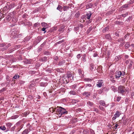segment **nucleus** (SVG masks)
<instances>
[{"label":"nucleus","mask_w":134,"mask_h":134,"mask_svg":"<svg viewBox=\"0 0 134 134\" xmlns=\"http://www.w3.org/2000/svg\"><path fill=\"white\" fill-rule=\"evenodd\" d=\"M56 109L55 113L58 115V116H58L59 117H61L63 115L67 114L68 113L65 109L61 107H57Z\"/></svg>","instance_id":"obj_1"},{"label":"nucleus","mask_w":134,"mask_h":134,"mask_svg":"<svg viewBox=\"0 0 134 134\" xmlns=\"http://www.w3.org/2000/svg\"><path fill=\"white\" fill-rule=\"evenodd\" d=\"M10 46V43L7 44L5 43H0V47H3L2 48H1L0 49L2 51H4L8 48Z\"/></svg>","instance_id":"obj_2"},{"label":"nucleus","mask_w":134,"mask_h":134,"mask_svg":"<svg viewBox=\"0 0 134 134\" xmlns=\"http://www.w3.org/2000/svg\"><path fill=\"white\" fill-rule=\"evenodd\" d=\"M126 91L125 87L123 86H120L118 88V93L121 94L122 95H124L126 93Z\"/></svg>","instance_id":"obj_3"},{"label":"nucleus","mask_w":134,"mask_h":134,"mask_svg":"<svg viewBox=\"0 0 134 134\" xmlns=\"http://www.w3.org/2000/svg\"><path fill=\"white\" fill-rule=\"evenodd\" d=\"M7 3V4L5 7H4V9L5 10H10L12 8H13L14 6V4H10L9 3L8 4Z\"/></svg>","instance_id":"obj_4"},{"label":"nucleus","mask_w":134,"mask_h":134,"mask_svg":"<svg viewBox=\"0 0 134 134\" xmlns=\"http://www.w3.org/2000/svg\"><path fill=\"white\" fill-rule=\"evenodd\" d=\"M121 113L119 111H116L115 114L114 115V116L113 117L112 120H114L116 119L117 118L119 117L121 115Z\"/></svg>","instance_id":"obj_5"},{"label":"nucleus","mask_w":134,"mask_h":134,"mask_svg":"<svg viewBox=\"0 0 134 134\" xmlns=\"http://www.w3.org/2000/svg\"><path fill=\"white\" fill-rule=\"evenodd\" d=\"M122 72L120 71H116L115 73V77L117 79L120 78Z\"/></svg>","instance_id":"obj_6"},{"label":"nucleus","mask_w":134,"mask_h":134,"mask_svg":"<svg viewBox=\"0 0 134 134\" xmlns=\"http://www.w3.org/2000/svg\"><path fill=\"white\" fill-rule=\"evenodd\" d=\"M103 80H99L97 82V83L96 84V86L98 87H100L103 86Z\"/></svg>","instance_id":"obj_7"},{"label":"nucleus","mask_w":134,"mask_h":134,"mask_svg":"<svg viewBox=\"0 0 134 134\" xmlns=\"http://www.w3.org/2000/svg\"><path fill=\"white\" fill-rule=\"evenodd\" d=\"M99 104L102 105L103 106H104L105 107H106L108 106L109 104H106L105 102L103 100H100L99 101Z\"/></svg>","instance_id":"obj_8"},{"label":"nucleus","mask_w":134,"mask_h":134,"mask_svg":"<svg viewBox=\"0 0 134 134\" xmlns=\"http://www.w3.org/2000/svg\"><path fill=\"white\" fill-rule=\"evenodd\" d=\"M67 75V77L69 79H70V80H72L73 79L74 75L72 74V73L69 72V73H68Z\"/></svg>","instance_id":"obj_9"},{"label":"nucleus","mask_w":134,"mask_h":134,"mask_svg":"<svg viewBox=\"0 0 134 134\" xmlns=\"http://www.w3.org/2000/svg\"><path fill=\"white\" fill-rule=\"evenodd\" d=\"M11 37L12 38H15L17 37V34L16 31H12L11 34Z\"/></svg>","instance_id":"obj_10"},{"label":"nucleus","mask_w":134,"mask_h":134,"mask_svg":"<svg viewBox=\"0 0 134 134\" xmlns=\"http://www.w3.org/2000/svg\"><path fill=\"white\" fill-rule=\"evenodd\" d=\"M108 91L107 88L105 87L103 88L102 89H100L98 91V93L99 94H101L104 91Z\"/></svg>","instance_id":"obj_11"},{"label":"nucleus","mask_w":134,"mask_h":134,"mask_svg":"<svg viewBox=\"0 0 134 134\" xmlns=\"http://www.w3.org/2000/svg\"><path fill=\"white\" fill-rule=\"evenodd\" d=\"M87 87H90V89H93V87L92 86L91 84H86L84 85V87L85 88H86Z\"/></svg>","instance_id":"obj_12"},{"label":"nucleus","mask_w":134,"mask_h":134,"mask_svg":"<svg viewBox=\"0 0 134 134\" xmlns=\"http://www.w3.org/2000/svg\"><path fill=\"white\" fill-rule=\"evenodd\" d=\"M92 14L91 13H87L85 15V17L86 18V19H89L91 18Z\"/></svg>","instance_id":"obj_13"},{"label":"nucleus","mask_w":134,"mask_h":134,"mask_svg":"<svg viewBox=\"0 0 134 134\" xmlns=\"http://www.w3.org/2000/svg\"><path fill=\"white\" fill-rule=\"evenodd\" d=\"M78 72L80 75L81 76H83L84 74V71L81 69H79Z\"/></svg>","instance_id":"obj_14"},{"label":"nucleus","mask_w":134,"mask_h":134,"mask_svg":"<svg viewBox=\"0 0 134 134\" xmlns=\"http://www.w3.org/2000/svg\"><path fill=\"white\" fill-rule=\"evenodd\" d=\"M47 60V57H44L43 58H41L40 59V60L41 62H45Z\"/></svg>","instance_id":"obj_15"},{"label":"nucleus","mask_w":134,"mask_h":134,"mask_svg":"<svg viewBox=\"0 0 134 134\" xmlns=\"http://www.w3.org/2000/svg\"><path fill=\"white\" fill-rule=\"evenodd\" d=\"M20 76L18 75H15L13 77L12 79V81H15V79H16L19 78Z\"/></svg>","instance_id":"obj_16"},{"label":"nucleus","mask_w":134,"mask_h":134,"mask_svg":"<svg viewBox=\"0 0 134 134\" xmlns=\"http://www.w3.org/2000/svg\"><path fill=\"white\" fill-rule=\"evenodd\" d=\"M65 60H62L60 61L59 63L58 64L59 65H62L63 64L65 63Z\"/></svg>","instance_id":"obj_17"},{"label":"nucleus","mask_w":134,"mask_h":134,"mask_svg":"<svg viewBox=\"0 0 134 134\" xmlns=\"http://www.w3.org/2000/svg\"><path fill=\"white\" fill-rule=\"evenodd\" d=\"M105 37L106 39L110 40L111 39V38L109 34H107L105 35Z\"/></svg>","instance_id":"obj_18"},{"label":"nucleus","mask_w":134,"mask_h":134,"mask_svg":"<svg viewBox=\"0 0 134 134\" xmlns=\"http://www.w3.org/2000/svg\"><path fill=\"white\" fill-rule=\"evenodd\" d=\"M23 24H24V26H26V25H28L29 26H31L32 25L31 23L29 21H27L26 22V24L25 23H23Z\"/></svg>","instance_id":"obj_19"},{"label":"nucleus","mask_w":134,"mask_h":134,"mask_svg":"<svg viewBox=\"0 0 134 134\" xmlns=\"http://www.w3.org/2000/svg\"><path fill=\"white\" fill-rule=\"evenodd\" d=\"M86 55L84 54L83 55V56L82 58V60L84 62H85L86 61Z\"/></svg>","instance_id":"obj_20"},{"label":"nucleus","mask_w":134,"mask_h":134,"mask_svg":"<svg viewBox=\"0 0 134 134\" xmlns=\"http://www.w3.org/2000/svg\"><path fill=\"white\" fill-rule=\"evenodd\" d=\"M98 108L104 112H105V108L103 107L102 106H101L99 105L98 107Z\"/></svg>","instance_id":"obj_21"},{"label":"nucleus","mask_w":134,"mask_h":134,"mask_svg":"<svg viewBox=\"0 0 134 134\" xmlns=\"http://www.w3.org/2000/svg\"><path fill=\"white\" fill-rule=\"evenodd\" d=\"M47 85V82H42L40 84V85L41 86H45Z\"/></svg>","instance_id":"obj_22"},{"label":"nucleus","mask_w":134,"mask_h":134,"mask_svg":"<svg viewBox=\"0 0 134 134\" xmlns=\"http://www.w3.org/2000/svg\"><path fill=\"white\" fill-rule=\"evenodd\" d=\"M92 110L93 111H96L97 113H99V111L98 109L97 108H93L92 109Z\"/></svg>","instance_id":"obj_23"},{"label":"nucleus","mask_w":134,"mask_h":134,"mask_svg":"<svg viewBox=\"0 0 134 134\" xmlns=\"http://www.w3.org/2000/svg\"><path fill=\"white\" fill-rule=\"evenodd\" d=\"M109 29V27L108 26H107L103 29V32H105L106 31H108Z\"/></svg>","instance_id":"obj_24"},{"label":"nucleus","mask_w":134,"mask_h":134,"mask_svg":"<svg viewBox=\"0 0 134 134\" xmlns=\"http://www.w3.org/2000/svg\"><path fill=\"white\" fill-rule=\"evenodd\" d=\"M121 58V56L120 55H119L115 57V60H116V61H117L119 59H120Z\"/></svg>","instance_id":"obj_25"},{"label":"nucleus","mask_w":134,"mask_h":134,"mask_svg":"<svg viewBox=\"0 0 134 134\" xmlns=\"http://www.w3.org/2000/svg\"><path fill=\"white\" fill-rule=\"evenodd\" d=\"M29 132L27 129H26L23 131L21 134H27Z\"/></svg>","instance_id":"obj_26"},{"label":"nucleus","mask_w":134,"mask_h":134,"mask_svg":"<svg viewBox=\"0 0 134 134\" xmlns=\"http://www.w3.org/2000/svg\"><path fill=\"white\" fill-rule=\"evenodd\" d=\"M62 7L61 5H59L58 7L57 8V9L59 10L60 12H61L62 10Z\"/></svg>","instance_id":"obj_27"},{"label":"nucleus","mask_w":134,"mask_h":134,"mask_svg":"<svg viewBox=\"0 0 134 134\" xmlns=\"http://www.w3.org/2000/svg\"><path fill=\"white\" fill-rule=\"evenodd\" d=\"M82 95L83 96L86 95L87 97H88V96H90L89 93L87 92H85L82 93Z\"/></svg>","instance_id":"obj_28"},{"label":"nucleus","mask_w":134,"mask_h":134,"mask_svg":"<svg viewBox=\"0 0 134 134\" xmlns=\"http://www.w3.org/2000/svg\"><path fill=\"white\" fill-rule=\"evenodd\" d=\"M69 8V7L68 6H64L63 7V10L64 11L66 10L67 9H68Z\"/></svg>","instance_id":"obj_29"},{"label":"nucleus","mask_w":134,"mask_h":134,"mask_svg":"<svg viewBox=\"0 0 134 134\" xmlns=\"http://www.w3.org/2000/svg\"><path fill=\"white\" fill-rule=\"evenodd\" d=\"M18 116L17 115H15L12 116L11 118L12 119H15L18 117Z\"/></svg>","instance_id":"obj_30"},{"label":"nucleus","mask_w":134,"mask_h":134,"mask_svg":"<svg viewBox=\"0 0 134 134\" xmlns=\"http://www.w3.org/2000/svg\"><path fill=\"white\" fill-rule=\"evenodd\" d=\"M111 90L114 92H116L117 91V88L116 87L112 86L111 87Z\"/></svg>","instance_id":"obj_31"},{"label":"nucleus","mask_w":134,"mask_h":134,"mask_svg":"<svg viewBox=\"0 0 134 134\" xmlns=\"http://www.w3.org/2000/svg\"><path fill=\"white\" fill-rule=\"evenodd\" d=\"M7 126L9 128H10L12 125V124L10 122H8L6 124Z\"/></svg>","instance_id":"obj_32"},{"label":"nucleus","mask_w":134,"mask_h":134,"mask_svg":"<svg viewBox=\"0 0 134 134\" xmlns=\"http://www.w3.org/2000/svg\"><path fill=\"white\" fill-rule=\"evenodd\" d=\"M56 108L54 109L53 108H49V111L51 112L52 111V113H53V112L55 111V110L56 111Z\"/></svg>","instance_id":"obj_33"},{"label":"nucleus","mask_w":134,"mask_h":134,"mask_svg":"<svg viewBox=\"0 0 134 134\" xmlns=\"http://www.w3.org/2000/svg\"><path fill=\"white\" fill-rule=\"evenodd\" d=\"M4 17V15L3 14L0 12V20H1Z\"/></svg>","instance_id":"obj_34"},{"label":"nucleus","mask_w":134,"mask_h":134,"mask_svg":"<svg viewBox=\"0 0 134 134\" xmlns=\"http://www.w3.org/2000/svg\"><path fill=\"white\" fill-rule=\"evenodd\" d=\"M132 62L131 61H130V63L129 64V65L128 67V68L130 69H131L132 67Z\"/></svg>","instance_id":"obj_35"},{"label":"nucleus","mask_w":134,"mask_h":134,"mask_svg":"<svg viewBox=\"0 0 134 134\" xmlns=\"http://www.w3.org/2000/svg\"><path fill=\"white\" fill-rule=\"evenodd\" d=\"M70 94L75 95L76 94V92L73 91H71L70 92Z\"/></svg>","instance_id":"obj_36"},{"label":"nucleus","mask_w":134,"mask_h":134,"mask_svg":"<svg viewBox=\"0 0 134 134\" xmlns=\"http://www.w3.org/2000/svg\"><path fill=\"white\" fill-rule=\"evenodd\" d=\"M87 104L90 106H91L93 104V103L90 101H88L87 102Z\"/></svg>","instance_id":"obj_37"},{"label":"nucleus","mask_w":134,"mask_h":134,"mask_svg":"<svg viewBox=\"0 0 134 134\" xmlns=\"http://www.w3.org/2000/svg\"><path fill=\"white\" fill-rule=\"evenodd\" d=\"M0 129L2 130H4L6 128L4 126H0Z\"/></svg>","instance_id":"obj_38"},{"label":"nucleus","mask_w":134,"mask_h":134,"mask_svg":"<svg viewBox=\"0 0 134 134\" xmlns=\"http://www.w3.org/2000/svg\"><path fill=\"white\" fill-rule=\"evenodd\" d=\"M6 89L4 87L2 88L1 90H0V93H2V92L5 91Z\"/></svg>","instance_id":"obj_39"},{"label":"nucleus","mask_w":134,"mask_h":134,"mask_svg":"<svg viewBox=\"0 0 134 134\" xmlns=\"http://www.w3.org/2000/svg\"><path fill=\"white\" fill-rule=\"evenodd\" d=\"M11 18L9 15L7 16L6 17V20H9L11 19Z\"/></svg>","instance_id":"obj_40"},{"label":"nucleus","mask_w":134,"mask_h":134,"mask_svg":"<svg viewBox=\"0 0 134 134\" xmlns=\"http://www.w3.org/2000/svg\"><path fill=\"white\" fill-rule=\"evenodd\" d=\"M125 47L127 49L129 47V45L128 43H126L125 45Z\"/></svg>","instance_id":"obj_41"},{"label":"nucleus","mask_w":134,"mask_h":134,"mask_svg":"<svg viewBox=\"0 0 134 134\" xmlns=\"http://www.w3.org/2000/svg\"><path fill=\"white\" fill-rule=\"evenodd\" d=\"M40 25V24L39 23H35L34 24V26L35 27H38L39 26V25Z\"/></svg>","instance_id":"obj_42"},{"label":"nucleus","mask_w":134,"mask_h":134,"mask_svg":"<svg viewBox=\"0 0 134 134\" xmlns=\"http://www.w3.org/2000/svg\"><path fill=\"white\" fill-rule=\"evenodd\" d=\"M92 80L91 79L89 78H86L85 79V81H90Z\"/></svg>","instance_id":"obj_43"},{"label":"nucleus","mask_w":134,"mask_h":134,"mask_svg":"<svg viewBox=\"0 0 134 134\" xmlns=\"http://www.w3.org/2000/svg\"><path fill=\"white\" fill-rule=\"evenodd\" d=\"M127 15L128 13H126V14H121V16L123 17H125L127 16Z\"/></svg>","instance_id":"obj_44"},{"label":"nucleus","mask_w":134,"mask_h":134,"mask_svg":"<svg viewBox=\"0 0 134 134\" xmlns=\"http://www.w3.org/2000/svg\"><path fill=\"white\" fill-rule=\"evenodd\" d=\"M15 126H14L12 127L10 131H14V129H15Z\"/></svg>","instance_id":"obj_45"},{"label":"nucleus","mask_w":134,"mask_h":134,"mask_svg":"<svg viewBox=\"0 0 134 134\" xmlns=\"http://www.w3.org/2000/svg\"><path fill=\"white\" fill-rule=\"evenodd\" d=\"M29 113V112H25L24 113V116H26L27 115H28Z\"/></svg>","instance_id":"obj_46"},{"label":"nucleus","mask_w":134,"mask_h":134,"mask_svg":"<svg viewBox=\"0 0 134 134\" xmlns=\"http://www.w3.org/2000/svg\"><path fill=\"white\" fill-rule=\"evenodd\" d=\"M121 97H118L117 98L116 100L118 102H119L120 101Z\"/></svg>","instance_id":"obj_47"},{"label":"nucleus","mask_w":134,"mask_h":134,"mask_svg":"<svg viewBox=\"0 0 134 134\" xmlns=\"http://www.w3.org/2000/svg\"><path fill=\"white\" fill-rule=\"evenodd\" d=\"M130 61H131L130 60L128 59L126 61L125 63L126 64H128Z\"/></svg>","instance_id":"obj_48"},{"label":"nucleus","mask_w":134,"mask_h":134,"mask_svg":"<svg viewBox=\"0 0 134 134\" xmlns=\"http://www.w3.org/2000/svg\"><path fill=\"white\" fill-rule=\"evenodd\" d=\"M63 70L61 69H57V71H59L60 72H61L63 71Z\"/></svg>","instance_id":"obj_49"},{"label":"nucleus","mask_w":134,"mask_h":134,"mask_svg":"<svg viewBox=\"0 0 134 134\" xmlns=\"http://www.w3.org/2000/svg\"><path fill=\"white\" fill-rule=\"evenodd\" d=\"M28 59H25L23 61L26 64H28Z\"/></svg>","instance_id":"obj_50"},{"label":"nucleus","mask_w":134,"mask_h":134,"mask_svg":"<svg viewBox=\"0 0 134 134\" xmlns=\"http://www.w3.org/2000/svg\"><path fill=\"white\" fill-rule=\"evenodd\" d=\"M79 26V27H80L81 28H82L84 26V25L82 24H80Z\"/></svg>","instance_id":"obj_51"},{"label":"nucleus","mask_w":134,"mask_h":134,"mask_svg":"<svg viewBox=\"0 0 134 134\" xmlns=\"http://www.w3.org/2000/svg\"><path fill=\"white\" fill-rule=\"evenodd\" d=\"M24 82H25L23 81H20L19 83L20 85H22L24 83Z\"/></svg>","instance_id":"obj_52"},{"label":"nucleus","mask_w":134,"mask_h":134,"mask_svg":"<svg viewBox=\"0 0 134 134\" xmlns=\"http://www.w3.org/2000/svg\"><path fill=\"white\" fill-rule=\"evenodd\" d=\"M79 27H76L74 28V30L75 31H77L79 30Z\"/></svg>","instance_id":"obj_53"},{"label":"nucleus","mask_w":134,"mask_h":134,"mask_svg":"<svg viewBox=\"0 0 134 134\" xmlns=\"http://www.w3.org/2000/svg\"><path fill=\"white\" fill-rule=\"evenodd\" d=\"M42 25L43 26L44 25V26H47V24L45 23H42Z\"/></svg>","instance_id":"obj_54"},{"label":"nucleus","mask_w":134,"mask_h":134,"mask_svg":"<svg viewBox=\"0 0 134 134\" xmlns=\"http://www.w3.org/2000/svg\"><path fill=\"white\" fill-rule=\"evenodd\" d=\"M121 120H119L118 122H117V124H118V125L119 126L120 124H121Z\"/></svg>","instance_id":"obj_55"},{"label":"nucleus","mask_w":134,"mask_h":134,"mask_svg":"<svg viewBox=\"0 0 134 134\" xmlns=\"http://www.w3.org/2000/svg\"><path fill=\"white\" fill-rule=\"evenodd\" d=\"M118 124H115V126L114 127V129H116L117 128V127L118 126Z\"/></svg>","instance_id":"obj_56"},{"label":"nucleus","mask_w":134,"mask_h":134,"mask_svg":"<svg viewBox=\"0 0 134 134\" xmlns=\"http://www.w3.org/2000/svg\"><path fill=\"white\" fill-rule=\"evenodd\" d=\"M80 57L81 56L80 54H78L77 56V57L78 59H79L80 58Z\"/></svg>","instance_id":"obj_57"},{"label":"nucleus","mask_w":134,"mask_h":134,"mask_svg":"<svg viewBox=\"0 0 134 134\" xmlns=\"http://www.w3.org/2000/svg\"><path fill=\"white\" fill-rule=\"evenodd\" d=\"M90 67H91V70H92L93 69V65L92 64L90 65Z\"/></svg>","instance_id":"obj_58"},{"label":"nucleus","mask_w":134,"mask_h":134,"mask_svg":"<svg viewBox=\"0 0 134 134\" xmlns=\"http://www.w3.org/2000/svg\"><path fill=\"white\" fill-rule=\"evenodd\" d=\"M78 101L77 100H72V102H73L74 103H76V102H77Z\"/></svg>","instance_id":"obj_59"},{"label":"nucleus","mask_w":134,"mask_h":134,"mask_svg":"<svg viewBox=\"0 0 134 134\" xmlns=\"http://www.w3.org/2000/svg\"><path fill=\"white\" fill-rule=\"evenodd\" d=\"M92 29L91 28H90L87 31V32H88V33H89L92 30Z\"/></svg>","instance_id":"obj_60"},{"label":"nucleus","mask_w":134,"mask_h":134,"mask_svg":"<svg viewBox=\"0 0 134 134\" xmlns=\"http://www.w3.org/2000/svg\"><path fill=\"white\" fill-rule=\"evenodd\" d=\"M85 15H83L82 16L81 18H82V19H85L86 20V18H85Z\"/></svg>","instance_id":"obj_61"},{"label":"nucleus","mask_w":134,"mask_h":134,"mask_svg":"<svg viewBox=\"0 0 134 134\" xmlns=\"http://www.w3.org/2000/svg\"><path fill=\"white\" fill-rule=\"evenodd\" d=\"M97 55V54L96 53H94L93 54V56L94 57H96Z\"/></svg>","instance_id":"obj_62"},{"label":"nucleus","mask_w":134,"mask_h":134,"mask_svg":"<svg viewBox=\"0 0 134 134\" xmlns=\"http://www.w3.org/2000/svg\"><path fill=\"white\" fill-rule=\"evenodd\" d=\"M125 72L123 71L122 73V75L121 76H123L125 75Z\"/></svg>","instance_id":"obj_63"},{"label":"nucleus","mask_w":134,"mask_h":134,"mask_svg":"<svg viewBox=\"0 0 134 134\" xmlns=\"http://www.w3.org/2000/svg\"><path fill=\"white\" fill-rule=\"evenodd\" d=\"M128 5L127 4H125L124 5V7L125 8H127L128 7Z\"/></svg>","instance_id":"obj_64"}]
</instances>
